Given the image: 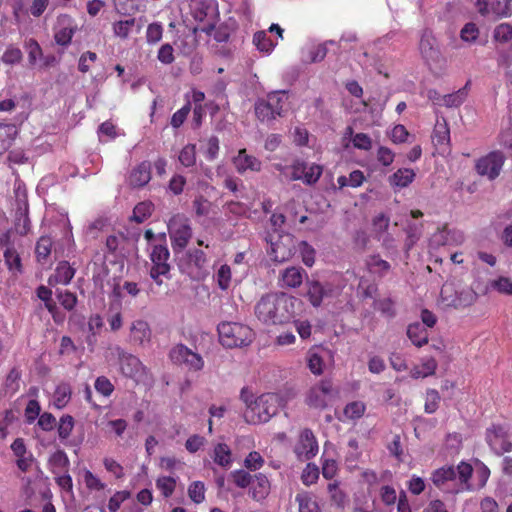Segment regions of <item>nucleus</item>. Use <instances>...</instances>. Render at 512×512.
<instances>
[{
  "instance_id": "nucleus-1",
  "label": "nucleus",
  "mask_w": 512,
  "mask_h": 512,
  "mask_svg": "<svg viewBox=\"0 0 512 512\" xmlns=\"http://www.w3.org/2000/svg\"><path fill=\"white\" fill-rule=\"evenodd\" d=\"M294 313V300L285 293H270L261 297L255 306L257 318L267 325L288 322Z\"/></svg>"
},
{
  "instance_id": "nucleus-2",
  "label": "nucleus",
  "mask_w": 512,
  "mask_h": 512,
  "mask_svg": "<svg viewBox=\"0 0 512 512\" xmlns=\"http://www.w3.org/2000/svg\"><path fill=\"white\" fill-rule=\"evenodd\" d=\"M217 331L220 343L226 348L245 347L254 339L253 330L237 322H221Z\"/></svg>"
},
{
  "instance_id": "nucleus-3",
  "label": "nucleus",
  "mask_w": 512,
  "mask_h": 512,
  "mask_svg": "<svg viewBox=\"0 0 512 512\" xmlns=\"http://www.w3.org/2000/svg\"><path fill=\"white\" fill-rule=\"evenodd\" d=\"M286 91H273L266 99H258L254 104L257 119L262 123H271L277 116H283V105L287 101Z\"/></svg>"
},
{
  "instance_id": "nucleus-4",
  "label": "nucleus",
  "mask_w": 512,
  "mask_h": 512,
  "mask_svg": "<svg viewBox=\"0 0 512 512\" xmlns=\"http://www.w3.org/2000/svg\"><path fill=\"white\" fill-rule=\"evenodd\" d=\"M472 472L473 468L470 464L461 462L456 468L449 466L435 470L431 475V481L437 488L444 489L449 481L456 478L459 479L460 483H467L472 476Z\"/></svg>"
},
{
  "instance_id": "nucleus-5",
  "label": "nucleus",
  "mask_w": 512,
  "mask_h": 512,
  "mask_svg": "<svg viewBox=\"0 0 512 512\" xmlns=\"http://www.w3.org/2000/svg\"><path fill=\"white\" fill-rule=\"evenodd\" d=\"M169 258L170 252L166 245L158 244L153 246L152 251L150 253V260L152 262V266L150 268L149 275L154 280V282L159 286L163 284V280L161 277H165L166 279L171 278V266L168 263Z\"/></svg>"
},
{
  "instance_id": "nucleus-6",
  "label": "nucleus",
  "mask_w": 512,
  "mask_h": 512,
  "mask_svg": "<svg viewBox=\"0 0 512 512\" xmlns=\"http://www.w3.org/2000/svg\"><path fill=\"white\" fill-rule=\"evenodd\" d=\"M338 398V390L330 380H322L312 387L307 395V404L315 409H325Z\"/></svg>"
},
{
  "instance_id": "nucleus-7",
  "label": "nucleus",
  "mask_w": 512,
  "mask_h": 512,
  "mask_svg": "<svg viewBox=\"0 0 512 512\" xmlns=\"http://www.w3.org/2000/svg\"><path fill=\"white\" fill-rule=\"evenodd\" d=\"M485 439L490 449L498 456L512 451L509 429L505 425L493 424L487 428Z\"/></svg>"
},
{
  "instance_id": "nucleus-8",
  "label": "nucleus",
  "mask_w": 512,
  "mask_h": 512,
  "mask_svg": "<svg viewBox=\"0 0 512 512\" xmlns=\"http://www.w3.org/2000/svg\"><path fill=\"white\" fill-rule=\"evenodd\" d=\"M186 257L187 268L184 269L182 265H180V268L183 272H186L191 277V279L201 280L209 274L206 254L202 250H189L186 253Z\"/></svg>"
},
{
  "instance_id": "nucleus-9",
  "label": "nucleus",
  "mask_w": 512,
  "mask_h": 512,
  "mask_svg": "<svg viewBox=\"0 0 512 512\" xmlns=\"http://www.w3.org/2000/svg\"><path fill=\"white\" fill-rule=\"evenodd\" d=\"M280 398L273 393L263 394L254 401L252 411L259 422H267L278 413Z\"/></svg>"
},
{
  "instance_id": "nucleus-10",
  "label": "nucleus",
  "mask_w": 512,
  "mask_h": 512,
  "mask_svg": "<svg viewBox=\"0 0 512 512\" xmlns=\"http://www.w3.org/2000/svg\"><path fill=\"white\" fill-rule=\"evenodd\" d=\"M170 359L175 364L185 365L189 370L200 371L204 366L202 357L183 344L170 351Z\"/></svg>"
},
{
  "instance_id": "nucleus-11",
  "label": "nucleus",
  "mask_w": 512,
  "mask_h": 512,
  "mask_svg": "<svg viewBox=\"0 0 512 512\" xmlns=\"http://www.w3.org/2000/svg\"><path fill=\"white\" fill-rule=\"evenodd\" d=\"M113 354L116 355L120 371L125 377L134 378L144 370L139 358L125 351L120 346L113 348Z\"/></svg>"
},
{
  "instance_id": "nucleus-12",
  "label": "nucleus",
  "mask_w": 512,
  "mask_h": 512,
  "mask_svg": "<svg viewBox=\"0 0 512 512\" xmlns=\"http://www.w3.org/2000/svg\"><path fill=\"white\" fill-rule=\"evenodd\" d=\"M504 160L505 156L502 152H491L486 157L478 160L476 170L480 175L487 176L490 180H494L500 174Z\"/></svg>"
},
{
  "instance_id": "nucleus-13",
  "label": "nucleus",
  "mask_w": 512,
  "mask_h": 512,
  "mask_svg": "<svg viewBox=\"0 0 512 512\" xmlns=\"http://www.w3.org/2000/svg\"><path fill=\"white\" fill-rule=\"evenodd\" d=\"M306 286L307 297L313 307H319L325 299L331 298L334 293L333 285L328 282L308 279Z\"/></svg>"
},
{
  "instance_id": "nucleus-14",
  "label": "nucleus",
  "mask_w": 512,
  "mask_h": 512,
  "mask_svg": "<svg viewBox=\"0 0 512 512\" xmlns=\"http://www.w3.org/2000/svg\"><path fill=\"white\" fill-rule=\"evenodd\" d=\"M478 11L483 16L507 18L512 15L511 5L507 0H477Z\"/></svg>"
},
{
  "instance_id": "nucleus-15",
  "label": "nucleus",
  "mask_w": 512,
  "mask_h": 512,
  "mask_svg": "<svg viewBox=\"0 0 512 512\" xmlns=\"http://www.w3.org/2000/svg\"><path fill=\"white\" fill-rule=\"evenodd\" d=\"M192 16L198 22L219 18L216 0H197L191 6Z\"/></svg>"
},
{
  "instance_id": "nucleus-16",
  "label": "nucleus",
  "mask_w": 512,
  "mask_h": 512,
  "mask_svg": "<svg viewBox=\"0 0 512 512\" xmlns=\"http://www.w3.org/2000/svg\"><path fill=\"white\" fill-rule=\"evenodd\" d=\"M299 457L304 456L306 460L313 458L318 452V443L310 429H304L300 434L299 443L295 448Z\"/></svg>"
},
{
  "instance_id": "nucleus-17",
  "label": "nucleus",
  "mask_w": 512,
  "mask_h": 512,
  "mask_svg": "<svg viewBox=\"0 0 512 512\" xmlns=\"http://www.w3.org/2000/svg\"><path fill=\"white\" fill-rule=\"evenodd\" d=\"M419 49L427 63L437 62L440 58V50L435 37L431 32L425 31L421 37Z\"/></svg>"
},
{
  "instance_id": "nucleus-18",
  "label": "nucleus",
  "mask_w": 512,
  "mask_h": 512,
  "mask_svg": "<svg viewBox=\"0 0 512 512\" xmlns=\"http://www.w3.org/2000/svg\"><path fill=\"white\" fill-rule=\"evenodd\" d=\"M151 180V164L143 161L137 165L130 173L128 184L132 188H142Z\"/></svg>"
},
{
  "instance_id": "nucleus-19",
  "label": "nucleus",
  "mask_w": 512,
  "mask_h": 512,
  "mask_svg": "<svg viewBox=\"0 0 512 512\" xmlns=\"http://www.w3.org/2000/svg\"><path fill=\"white\" fill-rule=\"evenodd\" d=\"M1 243L7 245L4 251V260L8 270L13 274H21L23 272L21 257L16 249L9 244V236L5 235Z\"/></svg>"
},
{
  "instance_id": "nucleus-20",
  "label": "nucleus",
  "mask_w": 512,
  "mask_h": 512,
  "mask_svg": "<svg viewBox=\"0 0 512 512\" xmlns=\"http://www.w3.org/2000/svg\"><path fill=\"white\" fill-rule=\"evenodd\" d=\"M170 237L174 250H182L187 246L192 237L191 227L188 224H181L177 228L170 230Z\"/></svg>"
},
{
  "instance_id": "nucleus-21",
  "label": "nucleus",
  "mask_w": 512,
  "mask_h": 512,
  "mask_svg": "<svg viewBox=\"0 0 512 512\" xmlns=\"http://www.w3.org/2000/svg\"><path fill=\"white\" fill-rule=\"evenodd\" d=\"M75 275V269L67 261H61L56 267L55 274L49 277V285L53 283L69 284Z\"/></svg>"
},
{
  "instance_id": "nucleus-22",
  "label": "nucleus",
  "mask_w": 512,
  "mask_h": 512,
  "mask_svg": "<svg viewBox=\"0 0 512 512\" xmlns=\"http://www.w3.org/2000/svg\"><path fill=\"white\" fill-rule=\"evenodd\" d=\"M295 501L298 503L299 512H321L316 497L307 491L296 495Z\"/></svg>"
},
{
  "instance_id": "nucleus-23",
  "label": "nucleus",
  "mask_w": 512,
  "mask_h": 512,
  "mask_svg": "<svg viewBox=\"0 0 512 512\" xmlns=\"http://www.w3.org/2000/svg\"><path fill=\"white\" fill-rule=\"evenodd\" d=\"M254 480L256 483L252 487V498L256 501L265 499L270 491V482L268 478L264 474L258 473L254 475L253 481Z\"/></svg>"
},
{
  "instance_id": "nucleus-24",
  "label": "nucleus",
  "mask_w": 512,
  "mask_h": 512,
  "mask_svg": "<svg viewBox=\"0 0 512 512\" xmlns=\"http://www.w3.org/2000/svg\"><path fill=\"white\" fill-rule=\"evenodd\" d=\"M407 336L417 347H422L428 343L427 330L418 322L412 323L408 326Z\"/></svg>"
},
{
  "instance_id": "nucleus-25",
  "label": "nucleus",
  "mask_w": 512,
  "mask_h": 512,
  "mask_svg": "<svg viewBox=\"0 0 512 512\" xmlns=\"http://www.w3.org/2000/svg\"><path fill=\"white\" fill-rule=\"evenodd\" d=\"M304 270L300 267H288L282 273L283 285L289 288L299 287L303 282L302 273Z\"/></svg>"
},
{
  "instance_id": "nucleus-26",
  "label": "nucleus",
  "mask_w": 512,
  "mask_h": 512,
  "mask_svg": "<svg viewBox=\"0 0 512 512\" xmlns=\"http://www.w3.org/2000/svg\"><path fill=\"white\" fill-rule=\"evenodd\" d=\"M134 27L137 28V31H140L141 29V25L136 23L135 18H128L126 20L115 22L113 24V32L115 36L121 39H126Z\"/></svg>"
},
{
  "instance_id": "nucleus-27",
  "label": "nucleus",
  "mask_w": 512,
  "mask_h": 512,
  "mask_svg": "<svg viewBox=\"0 0 512 512\" xmlns=\"http://www.w3.org/2000/svg\"><path fill=\"white\" fill-rule=\"evenodd\" d=\"M130 331L132 341L137 344H142L150 336L149 326L143 320L133 322Z\"/></svg>"
},
{
  "instance_id": "nucleus-28",
  "label": "nucleus",
  "mask_w": 512,
  "mask_h": 512,
  "mask_svg": "<svg viewBox=\"0 0 512 512\" xmlns=\"http://www.w3.org/2000/svg\"><path fill=\"white\" fill-rule=\"evenodd\" d=\"M415 173L412 169L403 168L397 170L392 176H390V183L394 186L403 188L407 187L414 179Z\"/></svg>"
},
{
  "instance_id": "nucleus-29",
  "label": "nucleus",
  "mask_w": 512,
  "mask_h": 512,
  "mask_svg": "<svg viewBox=\"0 0 512 512\" xmlns=\"http://www.w3.org/2000/svg\"><path fill=\"white\" fill-rule=\"evenodd\" d=\"M270 255L273 261L282 263L292 256V249L284 244L283 241H277L271 244Z\"/></svg>"
},
{
  "instance_id": "nucleus-30",
  "label": "nucleus",
  "mask_w": 512,
  "mask_h": 512,
  "mask_svg": "<svg viewBox=\"0 0 512 512\" xmlns=\"http://www.w3.org/2000/svg\"><path fill=\"white\" fill-rule=\"evenodd\" d=\"M470 84V81H468L466 83V85L459 89L458 91L454 92V93H451V94H447V95H444L442 97V105L446 106V107H458L460 106L466 96H467V87L468 85Z\"/></svg>"
},
{
  "instance_id": "nucleus-31",
  "label": "nucleus",
  "mask_w": 512,
  "mask_h": 512,
  "mask_svg": "<svg viewBox=\"0 0 512 512\" xmlns=\"http://www.w3.org/2000/svg\"><path fill=\"white\" fill-rule=\"evenodd\" d=\"M328 492L330 494L331 502L338 508L343 509L348 503V497L344 491L338 487L337 482L328 484Z\"/></svg>"
},
{
  "instance_id": "nucleus-32",
  "label": "nucleus",
  "mask_w": 512,
  "mask_h": 512,
  "mask_svg": "<svg viewBox=\"0 0 512 512\" xmlns=\"http://www.w3.org/2000/svg\"><path fill=\"white\" fill-rule=\"evenodd\" d=\"M433 140L437 145L448 144L450 141V130L445 120L437 121L433 130Z\"/></svg>"
},
{
  "instance_id": "nucleus-33",
  "label": "nucleus",
  "mask_w": 512,
  "mask_h": 512,
  "mask_svg": "<svg viewBox=\"0 0 512 512\" xmlns=\"http://www.w3.org/2000/svg\"><path fill=\"white\" fill-rule=\"evenodd\" d=\"M214 462L222 467L231 463V450L225 443H219L214 448Z\"/></svg>"
},
{
  "instance_id": "nucleus-34",
  "label": "nucleus",
  "mask_w": 512,
  "mask_h": 512,
  "mask_svg": "<svg viewBox=\"0 0 512 512\" xmlns=\"http://www.w3.org/2000/svg\"><path fill=\"white\" fill-rule=\"evenodd\" d=\"M493 38L501 44H510L512 46V25L502 23L494 29Z\"/></svg>"
},
{
  "instance_id": "nucleus-35",
  "label": "nucleus",
  "mask_w": 512,
  "mask_h": 512,
  "mask_svg": "<svg viewBox=\"0 0 512 512\" xmlns=\"http://www.w3.org/2000/svg\"><path fill=\"white\" fill-rule=\"evenodd\" d=\"M154 205L152 202L144 201L138 203L133 210L132 220L137 223L144 222L148 217L151 216Z\"/></svg>"
},
{
  "instance_id": "nucleus-36",
  "label": "nucleus",
  "mask_w": 512,
  "mask_h": 512,
  "mask_svg": "<svg viewBox=\"0 0 512 512\" xmlns=\"http://www.w3.org/2000/svg\"><path fill=\"white\" fill-rule=\"evenodd\" d=\"M367 265L371 271L381 277L385 276L391 268L390 264L386 260L381 259L379 255L370 256Z\"/></svg>"
},
{
  "instance_id": "nucleus-37",
  "label": "nucleus",
  "mask_w": 512,
  "mask_h": 512,
  "mask_svg": "<svg viewBox=\"0 0 512 512\" xmlns=\"http://www.w3.org/2000/svg\"><path fill=\"white\" fill-rule=\"evenodd\" d=\"M71 387L69 384L63 383L57 386L54 393V403L57 408H63L71 397Z\"/></svg>"
},
{
  "instance_id": "nucleus-38",
  "label": "nucleus",
  "mask_w": 512,
  "mask_h": 512,
  "mask_svg": "<svg viewBox=\"0 0 512 512\" xmlns=\"http://www.w3.org/2000/svg\"><path fill=\"white\" fill-rule=\"evenodd\" d=\"M52 241L49 237L42 236L36 243L35 254L39 262L45 261L51 253Z\"/></svg>"
},
{
  "instance_id": "nucleus-39",
  "label": "nucleus",
  "mask_w": 512,
  "mask_h": 512,
  "mask_svg": "<svg viewBox=\"0 0 512 512\" xmlns=\"http://www.w3.org/2000/svg\"><path fill=\"white\" fill-rule=\"evenodd\" d=\"M253 42L257 49L262 52H270L275 46V43L267 36L265 31L256 32L253 37Z\"/></svg>"
},
{
  "instance_id": "nucleus-40",
  "label": "nucleus",
  "mask_w": 512,
  "mask_h": 512,
  "mask_svg": "<svg viewBox=\"0 0 512 512\" xmlns=\"http://www.w3.org/2000/svg\"><path fill=\"white\" fill-rule=\"evenodd\" d=\"M188 495L190 499L197 504L203 502L205 499V487L203 482L195 481L191 483L188 488Z\"/></svg>"
},
{
  "instance_id": "nucleus-41",
  "label": "nucleus",
  "mask_w": 512,
  "mask_h": 512,
  "mask_svg": "<svg viewBox=\"0 0 512 512\" xmlns=\"http://www.w3.org/2000/svg\"><path fill=\"white\" fill-rule=\"evenodd\" d=\"M179 161L186 167L193 166L196 162L195 145H186L180 152Z\"/></svg>"
},
{
  "instance_id": "nucleus-42",
  "label": "nucleus",
  "mask_w": 512,
  "mask_h": 512,
  "mask_svg": "<svg viewBox=\"0 0 512 512\" xmlns=\"http://www.w3.org/2000/svg\"><path fill=\"white\" fill-rule=\"evenodd\" d=\"M74 427V419L70 415H63L58 425V435L61 439H67Z\"/></svg>"
},
{
  "instance_id": "nucleus-43",
  "label": "nucleus",
  "mask_w": 512,
  "mask_h": 512,
  "mask_svg": "<svg viewBox=\"0 0 512 512\" xmlns=\"http://www.w3.org/2000/svg\"><path fill=\"white\" fill-rule=\"evenodd\" d=\"M440 401V394L435 389H429L426 392V402L424 406V410L428 414H432L436 412L438 409V404Z\"/></svg>"
},
{
  "instance_id": "nucleus-44",
  "label": "nucleus",
  "mask_w": 512,
  "mask_h": 512,
  "mask_svg": "<svg viewBox=\"0 0 512 512\" xmlns=\"http://www.w3.org/2000/svg\"><path fill=\"white\" fill-rule=\"evenodd\" d=\"M57 299L68 311L73 310L77 304V296L68 290L57 291Z\"/></svg>"
},
{
  "instance_id": "nucleus-45",
  "label": "nucleus",
  "mask_w": 512,
  "mask_h": 512,
  "mask_svg": "<svg viewBox=\"0 0 512 512\" xmlns=\"http://www.w3.org/2000/svg\"><path fill=\"white\" fill-rule=\"evenodd\" d=\"M114 6L117 13L125 16H130L138 10L135 0H114Z\"/></svg>"
},
{
  "instance_id": "nucleus-46",
  "label": "nucleus",
  "mask_w": 512,
  "mask_h": 512,
  "mask_svg": "<svg viewBox=\"0 0 512 512\" xmlns=\"http://www.w3.org/2000/svg\"><path fill=\"white\" fill-rule=\"evenodd\" d=\"M476 295L470 291L461 292L455 299H453L448 305L454 308H462L471 305L475 301Z\"/></svg>"
},
{
  "instance_id": "nucleus-47",
  "label": "nucleus",
  "mask_w": 512,
  "mask_h": 512,
  "mask_svg": "<svg viewBox=\"0 0 512 512\" xmlns=\"http://www.w3.org/2000/svg\"><path fill=\"white\" fill-rule=\"evenodd\" d=\"M333 40H329L323 44H319L317 46H313L309 50V61L312 63L322 61L327 54V44H334Z\"/></svg>"
},
{
  "instance_id": "nucleus-48",
  "label": "nucleus",
  "mask_w": 512,
  "mask_h": 512,
  "mask_svg": "<svg viewBox=\"0 0 512 512\" xmlns=\"http://www.w3.org/2000/svg\"><path fill=\"white\" fill-rule=\"evenodd\" d=\"M490 286L499 293L512 295V281L508 277L501 276L498 279L492 280Z\"/></svg>"
},
{
  "instance_id": "nucleus-49",
  "label": "nucleus",
  "mask_w": 512,
  "mask_h": 512,
  "mask_svg": "<svg viewBox=\"0 0 512 512\" xmlns=\"http://www.w3.org/2000/svg\"><path fill=\"white\" fill-rule=\"evenodd\" d=\"M94 387L98 393L105 397H109L114 391V385L106 376L97 377Z\"/></svg>"
},
{
  "instance_id": "nucleus-50",
  "label": "nucleus",
  "mask_w": 512,
  "mask_h": 512,
  "mask_svg": "<svg viewBox=\"0 0 512 512\" xmlns=\"http://www.w3.org/2000/svg\"><path fill=\"white\" fill-rule=\"evenodd\" d=\"M28 49V60L31 65H34L37 59H41L43 56L42 49L38 42L34 39H29L25 44Z\"/></svg>"
},
{
  "instance_id": "nucleus-51",
  "label": "nucleus",
  "mask_w": 512,
  "mask_h": 512,
  "mask_svg": "<svg viewBox=\"0 0 512 512\" xmlns=\"http://www.w3.org/2000/svg\"><path fill=\"white\" fill-rule=\"evenodd\" d=\"M321 175L322 167L320 165L313 164L309 167L307 166L302 180L307 185H313L319 180Z\"/></svg>"
},
{
  "instance_id": "nucleus-52",
  "label": "nucleus",
  "mask_w": 512,
  "mask_h": 512,
  "mask_svg": "<svg viewBox=\"0 0 512 512\" xmlns=\"http://www.w3.org/2000/svg\"><path fill=\"white\" fill-rule=\"evenodd\" d=\"M163 27L159 23H151L147 27L146 40L148 44H156L162 39Z\"/></svg>"
},
{
  "instance_id": "nucleus-53",
  "label": "nucleus",
  "mask_w": 512,
  "mask_h": 512,
  "mask_svg": "<svg viewBox=\"0 0 512 512\" xmlns=\"http://www.w3.org/2000/svg\"><path fill=\"white\" fill-rule=\"evenodd\" d=\"M23 54L19 48L9 46L4 54L2 55V61L5 64L13 65L20 63L22 60Z\"/></svg>"
},
{
  "instance_id": "nucleus-54",
  "label": "nucleus",
  "mask_w": 512,
  "mask_h": 512,
  "mask_svg": "<svg viewBox=\"0 0 512 512\" xmlns=\"http://www.w3.org/2000/svg\"><path fill=\"white\" fill-rule=\"evenodd\" d=\"M234 483L240 488H246L253 483L254 476L244 470H236L231 473Z\"/></svg>"
},
{
  "instance_id": "nucleus-55",
  "label": "nucleus",
  "mask_w": 512,
  "mask_h": 512,
  "mask_svg": "<svg viewBox=\"0 0 512 512\" xmlns=\"http://www.w3.org/2000/svg\"><path fill=\"white\" fill-rule=\"evenodd\" d=\"M300 252L303 263L306 266L311 267L315 262V249L306 241H302L300 243Z\"/></svg>"
},
{
  "instance_id": "nucleus-56",
  "label": "nucleus",
  "mask_w": 512,
  "mask_h": 512,
  "mask_svg": "<svg viewBox=\"0 0 512 512\" xmlns=\"http://www.w3.org/2000/svg\"><path fill=\"white\" fill-rule=\"evenodd\" d=\"M157 59L165 65L173 63L175 60L173 47L169 43L163 44L158 51Z\"/></svg>"
},
{
  "instance_id": "nucleus-57",
  "label": "nucleus",
  "mask_w": 512,
  "mask_h": 512,
  "mask_svg": "<svg viewBox=\"0 0 512 512\" xmlns=\"http://www.w3.org/2000/svg\"><path fill=\"white\" fill-rule=\"evenodd\" d=\"M156 485L164 497H169L174 492L176 481L172 477H161L157 480Z\"/></svg>"
},
{
  "instance_id": "nucleus-58",
  "label": "nucleus",
  "mask_w": 512,
  "mask_h": 512,
  "mask_svg": "<svg viewBox=\"0 0 512 512\" xmlns=\"http://www.w3.org/2000/svg\"><path fill=\"white\" fill-rule=\"evenodd\" d=\"M231 281V269L228 265H222L217 272V283L222 290L228 289Z\"/></svg>"
},
{
  "instance_id": "nucleus-59",
  "label": "nucleus",
  "mask_w": 512,
  "mask_h": 512,
  "mask_svg": "<svg viewBox=\"0 0 512 512\" xmlns=\"http://www.w3.org/2000/svg\"><path fill=\"white\" fill-rule=\"evenodd\" d=\"M319 477V469L315 465L307 464L306 468L304 469L301 479L302 482L305 485H311L317 481Z\"/></svg>"
},
{
  "instance_id": "nucleus-60",
  "label": "nucleus",
  "mask_w": 512,
  "mask_h": 512,
  "mask_svg": "<svg viewBox=\"0 0 512 512\" xmlns=\"http://www.w3.org/2000/svg\"><path fill=\"white\" fill-rule=\"evenodd\" d=\"M74 33L75 29L64 27L55 33L54 38L58 45L67 46L70 44Z\"/></svg>"
},
{
  "instance_id": "nucleus-61",
  "label": "nucleus",
  "mask_w": 512,
  "mask_h": 512,
  "mask_svg": "<svg viewBox=\"0 0 512 512\" xmlns=\"http://www.w3.org/2000/svg\"><path fill=\"white\" fill-rule=\"evenodd\" d=\"M190 110L191 104L188 102L186 105H184L181 109H179L172 115L171 125L174 128H179L186 120Z\"/></svg>"
},
{
  "instance_id": "nucleus-62",
  "label": "nucleus",
  "mask_w": 512,
  "mask_h": 512,
  "mask_svg": "<svg viewBox=\"0 0 512 512\" xmlns=\"http://www.w3.org/2000/svg\"><path fill=\"white\" fill-rule=\"evenodd\" d=\"M130 497L128 491H118L110 499L108 503V509L110 512H117L122 502Z\"/></svg>"
},
{
  "instance_id": "nucleus-63",
  "label": "nucleus",
  "mask_w": 512,
  "mask_h": 512,
  "mask_svg": "<svg viewBox=\"0 0 512 512\" xmlns=\"http://www.w3.org/2000/svg\"><path fill=\"white\" fill-rule=\"evenodd\" d=\"M263 463L262 456L256 451L250 452L244 461L245 467L251 471L259 469Z\"/></svg>"
},
{
  "instance_id": "nucleus-64",
  "label": "nucleus",
  "mask_w": 512,
  "mask_h": 512,
  "mask_svg": "<svg viewBox=\"0 0 512 512\" xmlns=\"http://www.w3.org/2000/svg\"><path fill=\"white\" fill-rule=\"evenodd\" d=\"M479 30L474 23H467L460 32L461 39L466 42H473L477 39Z\"/></svg>"
}]
</instances>
